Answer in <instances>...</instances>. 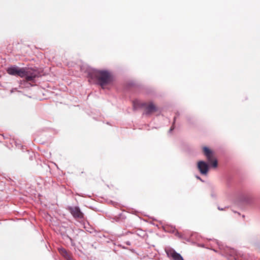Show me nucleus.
Masks as SVG:
<instances>
[{"instance_id": "f257e3e1", "label": "nucleus", "mask_w": 260, "mask_h": 260, "mask_svg": "<svg viewBox=\"0 0 260 260\" xmlns=\"http://www.w3.org/2000/svg\"><path fill=\"white\" fill-rule=\"evenodd\" d=\"M204 155L206 156L211 167L215 169L218 166V161L215 156L214 152L206 146L202 148Z\"/></svg>"}, {"instance_id": "f03ea898", "label": "nucleus", "mask_w": 260, "mask_h": 260, "mask_svg": "<svg viewBox=\"0 0 260 260\" xmlns=\"http://www.w3.org/2000/svg\"><path fill=\"white\" fill-rule=\"evenodd\" d=\"M7 71L11 75H17L21 77H24L26 75V73L24 69H19L16 66H12L8 68Z\"/></svg>"}, {"instance_id": "7ed1b4c3", "label": "nucleus", "mask_w": 260, "mask_h": 260, "mask_svg": "<svg viewBox=\"0 0 260 260\" xmlns=\"http://www.w3.org/2000/svg\"><path fill=\"white\" fill-rule=\"evenodd\" d=\"M96 75L102 84L108 83L111 81V76L106 71H98L96 72Z\"/></svg>"}, {"instance_id": "20e7f679", "label": "nucleus", "mask_w": 260, "mask_h": 260, "mask_svg": "<svg viewBox=\"0 0 260 260\" xmlns=\"http://www.w3.org/2000/svg\"><path fill=\"white\" fill-rule=\"evenodd\" d=\"M198 169L202 175H207L209 170V165L204 161H199L198 162Z\"/></svg>"}, {"instance_id": "39448f33", "label": "nucleus", "mask_w": 260, "mask_h": 260, "mask_svg": "<svg viewBox=\"0 0 260 260\" xmlns=\"http://www.w3.org/2000/svg\"><path fill=\"white\" fill-rule=\"evenodd\" d=\"M167 254L170 258H172L175 260H180L183 259L180 254L177 253L173 250H170L167 252Z\"/></svg>"}, {"instance_id": "423d86ee", "label": "nucleus", "mask_w": 260, "mask_h": 260, "mask_svg": "<svg viewBox=\"0 0 260 260\" xmlns=\"http://www.w3.org/2000/svg\"><path fill=\"white\" fill-rule=\"evenodd\" d=\"M60 253L64 256L65 258H70L67 252L63 248H60L59 249Z\"/></svg>"}, {"instance_id": "0eeeda50", "label": "nucleus", "mask_w": 260, "mask_h": 260, "mask_svg": "<svg viewBox=\"0 0 260 260\" xmlns=\"http://www.w3.org/2000/svg\"><path fill=\"white\" fill-rule=\"evenodd\" d=\"M156 107L152 103L150 104L148 107V109L150 112L156 111Z\"/></svg>"}, {"instance_id": "6e6552de", "label": "nucleus", "mask_w": 260, "mask_h": 260, "mask_svg": "<svg viewBox=\"0 0 260 260\" xmlns=\"http://www.w3.org/2000/svg\"><path fill=\"white\" fill-rule=\"evenodd\" d=\"M196 178H197L198 179L201 180V178L199 177L196 176Z\"/></svg>"}, {"instance_id": "1a4fd4ad", "label": "nucleus", "mask_w": 260, "mask_h": 260, "mask_svg": "<svg viewBox=\"0 0 260 260\" xmlns=\"http://www.w3.org/2000/svg\"><path fill=\"white\" fill-rule=\"evenodd\" d=\"M238 258H239V257H238V256H237V257H235V258H234L235 260H236V259H238Z\"/></svg>"}]
</instances>
